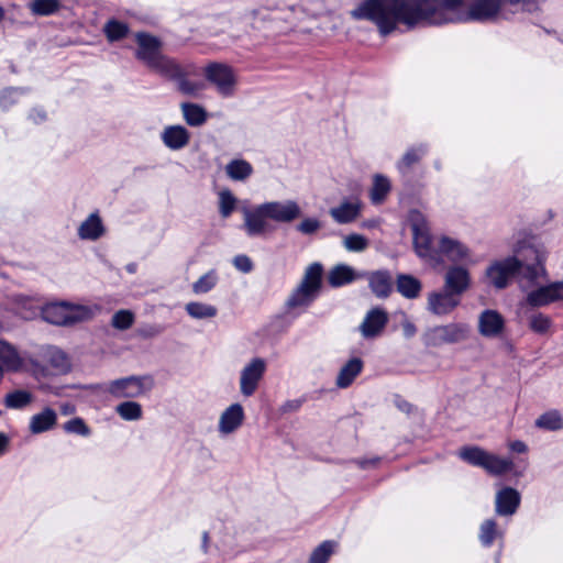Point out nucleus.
<instances>
[{"label":"nucleus","mask_w":563,"mask_h":563,"mask_svg":"<svg viewBox=\"0 0 563 563\" xmlns=\"http://www.w3.org/2000/svg\"><path fill=\"white\" fill-rule=\"evenodd\" d=\"M401 325L405 338L410 339L417 333V327L411 321L405 320Z\"/></svg>","instance_id":"57"},{"label":"nucleus","mask_w":563,"mask_h":563,"mask_svg":"<svg viewBox=\"0 0 563 563\" xmlns=\"http://www.w3.org/2000/svg\"><path fill=\"white\" fill-rule=\"evenodd\" d=\"M516 1L473 0L467 10L459 14L456 10L463 0H363L351 11V16L373 22L380 35L386 36L399 23L411 30L418 25H441L456 21H494L505 4L514 5Z\"/></svg>","instance_id":"1"},{"label":"nucleus","mask_w":563,"mask_h":563,"mask_svg":"<svg viewBox=\"0 0 563 563\" xmlns=\"http://www.w3.org/2000/svg\"><path fill=\"white\" fill-rule=\"evenodd\" d=\"M134 313L131 310H119L112 316L111 325L118 330H128L134 323Z\"/></svg>","instance_id":"48"},{"label":"nucleus","mask_w":563,"mask_h":563,"mask_svg":"<svg viewBox=\"0 0 563 563\" xmlns=\"http://www.w3.org/2000/svg\"><path fill=\"white\" fill-rule=\"evenodd\" d=\"M471 336V327L464 322H451L434 325L424 331L422 342L427 347H440L444 344H459Z\"/></svg>","instance_id":"6"},{"label":"nucleus","mask_w":563,"mask_h":563,"mask_svg":"<svg viewBox=\"0 0 563 563\" xmlns=\"http://www.w3.org/2000/svg\"><path fill=\"white\" fill-rule=\"evenodd\" d=\"M205 77L223 97H231L234 93L236 76L231 66L217 62L210 63L205 68Z\"/></svg>","instance_id":"10"},{"label":"nucleus","mask_w":563,"mask_h":563,"mask_svg":"<svg viewBox=\"0 0 563 563\" xmlns=\"http://www.w3.org/2000/svg\"><path fill=\"white\" fill-rule=\"evenodd\" d=\"M372 292L380 299L387 298L393 291V277L386 269L365 271V278Z\"/></svg>","instance_id":"17"},{"label":"nucleus","mask_w":563,"mask_h":563,"mask_svg":"<svg viewBox=\"0 0 563 563\" xmlns=\"http://www.w3.org/2000/svg\"><path fill=\"white\" fill-rule=\"evenodd\" d=\"M208 540H209V533L207 531H205L202 534V548H203L205 552L207 551Z\"/></svg>","instance_id":"63"},{"label":"nucleus","mask_w":563,"mask_h":563,"mask_svg":"<svg viewBox=\"0 0 563 563\" xmlns=\"http://www.w3.org/2000/svg\"><path fill=\"white\" fill-rule=\"evenodd\" d=\"M24 92L23 88H7L1 92L0 101L3 106H8L10 103L8 101L9 98L18 97Z\"/></svg>","instance_id":"53"},{"label":"nucleus","mask_w":563,"mask_h":563,"mask_svg":"<svg viewBox=\"0 0 563 563\" xmlns=\"http://www.w3.org/2000/svg\"><path fill=\"white\" fill-rule=\"evenodd\" d=\"M238 199L231 192V190L225 189L219 194V213L222 218H229L236 208Z\"/></svg>","instance_id":"44"},{"label":"nucleus","mask_w":563,"mask_h":563,"mask_svg":"<svg viewBox=\"0 0 563 563\" xmlns=\"http://www.w3.org/2000/svg\"><path fill=\"white\" fill-rule=\"evenodd\" d=\"M233 265L238 271L244 274L252 272L254 267L252 260L245 254L236 255L233 258Z\"/></svg>","instance_id":"52"},{"label":"nucleus","mask_w":563,"mask_h":563,"mask_svg":"<svg viewBox=\"0 0 563 563\" xmlns=\"http://www.w3.org/2000/svg\"><path fill=\"white\" fill-rule=\"evenodd\" d=\"M161 140L167 148L179 151L188 145L190 133L183 125H168L161 133Z\"/></svg>","instance_id":"20"},{"label":"nucleus","mask_w":563,"mask_h":563,"mask_svg":"<svg viewBox=\"0 0 563 563\" xmlns=\"http://www.w3.org/2000/svg\"><path fill=\"white\" fill-rule=\"evenodd\" d=\"M536 426L540 429L558 431L563 429V418L558 410H550L536 420Z\"/></svg>","instance_id":"40"},{"label":"nucleus","mask_w":563,"mask_h":563,"mask_svg":"<svg viewBox=\"0 0 563 563\" xmlns=\"http://www.w3.org/2000/svg\"><path fill=\"white\" fill-rule=\"evenodd\" d=\"M438 256L440 254L448 257L453 263L463 262L470 256V250L457 240L442 236L438 245Z\"/></svg>","instance_id":"24"},{"label":"nucleus","mask_w":563,"mask_h":563,"mask_svg":"<svg viewBox=\"0 0 563 563\" xmlns=\"http://www.w3.org/2000/svg\"><path fill=\"white\" fill-rule=\"evenodd\" d=\"M244 418V409L241 404L230 405L220 416L219 431L223 434L233 433L243 424Z\"/></svg>","instance_id":"19"},{"label":"nucleus","mask_w":563,"mask_h":563,"mask_svg":"<svg viewBox=\"0 0 563 563\" xmlns=\"http://www.w3.org/2000/svg\"><path fill=\"white\" fill-rule=\"evenodd\" d=\"M137 48L135 57L142 62L150 70L163 76L170 70H175V58H172L162 52V41L150 33L137 32L135 34Z\"/></svg>","instance_id":"3"},{"label":"nucleus","mask_w":563,"mask_h":563,"mask_svg":"<svg viewBox=\"0 0 563 563\" xmlns=\"http://www.w3.org/2000/svg\"><path fill=\"white\" fill-rule=\"evenodd\" d=\"M563 300V282L541 286L527 295V302L532 307H542Z\"/></svg>","instance_id":"14"},{"label":"nucleus","mask_w":563,"mask_h":563,"mask_svg":"<svg viewBox=\"0 0 563 563\" xmlns=\"http://www.w3.org/2000/svg\"><path fill=\"white\" fill-rule=\"evenodd\" d=\"M552 325L551 319L541 312H536L529 317V328L538 334H545Z\"/></svg>","instance_id":"46"},{"label":"nucleus","mask_w":563,"mask_h":563,"mask_svg":"<svg viewBox=\"0 0 563 563\" xmlns=\"http://www.w3.org/2000/svg\"><path fill=\"white\" fill-rule=\"evenodd\" d=\"M75 410H76L75 406L70 402H65V404L60 405V412L64 416L73 415L75 412Z\"/></svg>","instance_id":"60"},{"label":"nucleus","mask_w":563,"mask_h":563,"mask_svg":"<svg viewBox=\"0 0 563 563\" xmlns=\"http://www.w3.org/2000/svg\"><path fill=\"white\" fill-rule=\"evenodd\" d=\"M486 276L494 287L504 289L510 278L520 277V261L512 256L496 261L487 267Z\"/></svg>","instance_id":"11"},{"label":"nucleus","mask_w":563,"mask_h":563,"mask_svg":"<svg viewBox=\"0 0 563 563\" xmlns=\"http://www.w3.org/2000/svg\"><path fill=\"white\" fill-rule=\"evenodd\" d=\"M397 291L407 299H415L420 295L422 285L412 275L399 274L396 280Z\"/></svg>","instance_id":"32"},{"label":"nucleus","mask_w":563,"mask_h":563,"mask_svg":"<svg viewBox=\"0 0 563 563\" xmlns=\"http://www.w3.org/2000/svg\"><path fill=\"white\" fill-rule=\"evenodd\" d=\"M516 255L520 261V282H527L532 286L545 277L544 261L545 254L542 247L529 244L527 242L519 243L515 249Z\"/></svg>","instance_id":"4"},{"label":"nucleus","mask_w":563,"mask_h":563,"mask_svg":"<svg viewBox=\"0 0 563 563\" xmlns=\"http://www.w3.org/2000/svg\"><path fill=\"white\" fill-rule=\"evenodd\" d=\"M352 462L355 463L360 468L366 470L369 467H375L379 462V457L360 459V460H353Z\"/></svg>","instance_id":"56"},{"label":"nucleus","mask_w":563,"mask_h":563,"mask_svg":"<svg viewBox=\"0 0 563 563\" xmlns=\"http://www.w3.org/2000/svg\"><path fill=\"white\" fill-rule=\"evenodd\" d=\"M388 323V313L379 307L371 309L360 325L363 338L373 339L378 336Z\"/></svg>","instance_id":"15"},{"label":"nucleus","mask_w":563,"mask_h":563,"mask_svg":"<svg viewBox=\"0 0 563 563\" xmlns=\"http://www.w3.org/2000/svg\"><path fill=\"white\" fill-rule=\"evenodd\" d=\"M364 363L360 357L350 358L340 369L335 385L339 388H347L352 385L354 379L362 373Z\"/></svg>","instance_id":"27"},{"label":"nucleus","mask_w":563,"mask_h":563,"mask_svg":"<svg viewBox=\"0 0 563 563\" xmlns=\"http://www.w3.org/2000/svg\"><path fill=\"white\" fill-rule=\"evenodd\" d=\"M126 272H129L130 274H134L137 269V265L135 263H130L126 265Z\"/></svg>","instance_id":"64"},{"label":"nucleus","mask_w":563,"mask_h":563,"mask_svg":"<svg viewBox=\"0 0 563 563\" xmlns=\"http://www.w3.org/2000/svg\"><path fill=\"white\" fill-rule=\"evenodd\" d=\"M33 400V395L24 389H16L8 393L3 404L8 409H23Z\"/></svg>","instance_id":"38"},{"label":"nucleus","mask_w":563,"mask_h":563,"mask_svg":"<svg viewBox=\"0 0 563 563\" xmlns=\"http://www.w3.org/2000/svg\"><path fill=\"white\" fill-rule=\"evenodd\" d=\"M161 329L159 328H156V327H151L148 330H146L143 335L144 336H153V335H156L158 333H161Z\"/></svg>","instance_id":"62"},{"label":"nucleus","mask_w":563,"mask_h":563,"mask_svg":"<svg viewBox=\"0 0 563 563\" xmlns=\"http://www.w3.org/2000/svg\"><path fill=\"white\" fill-rule=\"evenodd\" d=\"M65 432L74 433L82 437H88L90 434V429L81 418H73L64 423L63 426Z\"/></svg>","instance_id":"49"},{"label":"nucleus","mask_w":563,"mask_h":563,"mask_svg":"<svg viewBox=\"0 0 563 563\" xmlns=\"http://www.w3.org/2000/svg\"><path fill=\"white\" fill-rule=\"evenodd\" d=\"M47 356L49 364L58 369H65L68 367V358L67 355L57 347H51L47 351Z\"/></svg>","instance_id":"50"},{"label":"nucleus","mask_w":563,"mask_h":563,"mask_svg":"<svg viewBox=\"0 0 563 563\" xmlns=\"http://www.w3.org/2000/svg\"><path fill=\"white\" fill-rule=\"evenodd\" d=\"M242 229L250 238L264 236L274 230L271 221L291 223L301 216V208L295 200L266 201L253 208H243Z\"/></svg>","instance_id":"2"},{"label":"nucleus","mask_w":563,"mask_h":563,"mask_svg":"<svg viewBox=\"0 0 563 563\" xmlns=\"http://www.w3.org/2000/svg\"><path fill=\"white\" fill-rule=\"evenodd\" d=\"M180 108L184 119L188 125L200 126L207 121V112L201 106L191 102H184Z\"/></svg>","instance_id":"35"},{"label":"nucleus","mask_w":563,"mask_h":563,"mask_svg":"<svg viewBox=\"0 0 563 563\" xmlns=\"http://www.w3.org/2000/svg\"><path fill=\"white\" fill-rule=\"evenodd\" d=\"M338 548V542L325 540L320 543L311 553L308 563H327Z\"/></svg>","instance_id":"41"},{"label":"nucleus","mask_w":563,"mask_h":563,"mask_svg":"<svg viewBox=\"0 0 563 563\" xmlns=\"http://www.w3.org/2000/svg\"><path fill=\"white\" fill-rule=\"evenodd\" d=\"M544 0H517L514 4L521 3L522 9L527 12H536L540 9Z\"/></svg>","instance_id":"54"},{"label":"nucleus","mask_w":563,"mask_h":563,"mask_svg":"<svg viewBox=\"0 0 563 563\" xmlns=\"http://www.w3.org/2000/svg\"><path fill=\"white\" fill-rule=\"evenodd\" d=\"M118 415L126 421H135L142 418V407L135 401H124L117 406Z\"/></svg>","instance_id":"43"},{"label":"nucleus","mask_w":563,"mask_h":563,"mask_svg":"<svg viewBox=\"0 0 563 563\" xmlns=\"http://www.w3.org/2000/svg\"><path fill=\"white\" fill-rule=\"evenodd\" d=\"M153 387L154 378L151 375H132L110 382L108 391L115 398H137Z\"/></svg>","instance_id":"9"},{"label":"nucleus","mask_w":563,"mask_h":563,"mask_svg":"<svg viewBox=\"0 0 563 563\" xmlns=\"http://www.w3.org/2000/svg\"><path fill=\"white\" fill-rule=\"evenodd\" d=\"M504 328L505 320L496 310L486 309L478 317V332L485 338L498 336Z\"/></svg>","instance_id":"18"},{"label":"nucleus","mask_w":563,"mask_h":563,"mask_svg":"<svg viewBox=\"0 0 563 563\" xmlns=\"http://www.w3.org/2000/svg\"><path fill=\"white\" fill-rule=\"evenodd\" d=\"M30 118L35 122V123H40L42 121H44L46 119V113L44 110H41V109H34L31 114H30Z\"/></svg>","instance_id":"59"},{"label":"nucleus","mask_w":563,"mask_h":563,"mask_svg":"<svg viewBox=\"0 0 563 563\" xmlns=\"http://www.w3.org/2000/svg\"><path fill=\"white\" fill-rule=\"evenodd\" d=\"M103 32L109 42H117L128 36L130 27L122 21L110 19L104 24Z\"/></svg>","instance_id":"39"},{"label":"nucleus","mask_w":563,"mask_h":563,"mask_svg":"<svg viewBox=\"0 0 563 563\" xmlns=\"http://www.w3.org/2000/svg\"><path fill=\"white\" fill-rule=\"evenodd\" d=\"M185 310L192 319L202 320L214 318L218 309L209 303L190 301L185 306Z\"/></svg>","instance_id":"36"},{"label":"nucleus","mask_w":563,"mask_h":563,"mask_svg":"<svg viewBox=\"0 0 563 563\" xmlns=\"http://www.w3.org/2000/svg\"><path fill=\"white\" fill-rule=\"evenodd\" d=\"M8 445L9 438L3 432H0V455H2L5 452Z\"/></svg>","instance_id":"61"},{"label":"nucleus","mask_w":563,"mask_h":563,"mask_svg":"<svg viewBox=\"0 0 563 563\" xmlns=\"http://www.w3.org/2000/svg\"><path fill=\"white\" fill-rule=\"evenodd\" d=\"M368 240L364 235L357 233L349 234L343 240V246L349 252H363L368 247Z\"/></svg>","instance_id":"47"},{"label":"nucleus","mask_w":563,"mask_h":563,"mask_svg":"<svg viewBox=\"0 0 563 563\" xmlns=\"http://www.w3.org/2000/svg\"><path fill=\"white\" fill-rule=\"evenodd\" d=\"M362 203L358 200L343 201L335 208L330 209V216L340 224L351 223L356 220L361 213Z\"/></svg>","instance_id":"28"},{"label":"nucleus","mask_w":563,"mask_h":563,"mask_svg":"<svg viewBox=\"0 0 563 563\" xmlns=\"http://www.w3.org/2000/svg\"><path fill=\"white\" fill-rule=\"evenodd\" d=\"M390 190H391V184H390V180L386 176H384L382 174L374 175L373 186L369 190V199H371L372 203L373 205L383 203L386 200Z\"/></svg>","instance_id":"33"},{"label":"nucleus","mask_w":563,"mask_h":563,"mask_svg":"<svg viewBox=\"0 0 563 563\" xmlns=\"http://www.w3.org/2000/svg\"><path fill=\"white\" fill-rule=\"evenodd\" d=\"M42 316L46 322L52 324L73 325L90 319L92 310L86 306L62 301L46 305L42 310Z\"/></svg>","instance_id":"8"},{"label":"nucleus","mask_w":563,"mask_h":563,"mask_svg":"<svg viewBox=\"0 0 563 563\" xmlns=\"http://www.w3.org/2000/svg\"><path fill=\"white\" fill-rule=\"evenodd\" d=\"M23 365L16 350L3 340H0V382L3 378L4 369L18 372Z\"/></svg>","instance_id":"26"},{"label":"nucleus","mask_w":563,"mask_h":563,"mask_svg":"<svg viewBox=\"0 0 563 563\" xmlns=\"http://www.w3.org/2000/svg\"><path fill=\"white\" fill-rule=\"evenodd\" d=\"M459 456L466 463L482 467L492 475H503L514 467L511 460L501 459L476 445L463 446Z\"/></svg>","instance_id":"7"},{"label":"nucleus","mask_w":563,"mask_h":563,"mask_svg":"<svg viewBox=\"0 0 563 563\" xmlns=\"http://www.w3.org/2000/svg\"><path fill=\"white\" fill-rule=\"evenodd\" d=\"M365 278V271L357 272L346 264L335 265L328 275L330 286L338 288Z\"/></svg>","instance_id":"23"},{"label":"nucleus","mask_w":563,"mask_h":563,"mask_svg":"<svg viewBox=\"0 0 563 563\" xmlns=\"http://www.w3.org/2000/svg\"><path fill=\"white\" fill-rule=\"evenodd\" d=\"M253 173L251 163L242 158H234L225 165V174L233 181H245Z\"/></svg>","instance_id":"31"},{"label":"nucleus","mask_w":563,"mask_h":563,"mask_svg":"<svg viewBox=\"0 0 563 563\" xmlns=\"http://www.w3.org/2000/svg\"><path fill=\"white\" fill-rule=\"evenodd\" d=\"M57 423V413L52 408H44L41 412L32 416L29 424L32 434L46 432Z\"/></svg>","instance_id":"29"},{"label":"nucleus","mask_w":563,"mask_h":563,"mask_svg":"<svg viewBox=\"0 0 563 563\" xmlns=\"http://www.w3.org/2000/svg\"><path fill=\"white\" fill-rule=\"evenodd\" d=\"M413 244L418 256L438 260V251L433 249V239L427 230L420 228L418 224L412 225Z\"/></svg>","instance_id":"25"},{"label":"nucleus","mask_w":563,"mask_h":563,"mask_svg":"<svg viewBox=\"0 0 563 563\" xmlns=\"http://www.w3.org/2000/svg\"><path fill=\"white\" fill-rule=\"evenodd\" d=\"M428 152V146L420 144L407 150L401 159L397 163V169L406 175Z\"/></svg>","instance_id":"34"},{"label":"nucleus","mask_w":563,"mask_h":563,"mask_svg":"<svg viewBox=\"0 0 563 563\" xmlns=\"http://www.w3.org/2000/svg\"><path fill=\"white\" fill-rule=\"evenodd\" d=\"M196 73L192 64H180L175 60V70L164 74L162 77L175 81L177 89L185 96L196 97L203 88V84L189 80L188 77Z\"/></svg>","instance_id":"12"},{"label":"nucleus","mask_w":563,"mask_h":563,"mask_svg":"<svg viewBox=\"0 0 563 563\" xmlns=\"http://www.w3.org/2000/svg\"><path fill=\"white\" fill-rule=\"evenodd\" d=\"M520 494L512 487H504L496 495V514L512 516L520 505Z\"/></svg>","instance_id":"21"},{"label":"nucleus","mask_w":563,"mask_h":563,"mask_svg":"<svg viewBox=\"0 0 563 563\" xmlns=\"http://www.w3.org/2000/svg\"><path fill=\"white\" fill-rule=\"evenodd\" d=\"M323 267L320 263L310 264L305 272L301 283L287 299L290 309L308 307L318 297L321 289Z\"/></svg>","instance_id":"5"},{"label":"nucleus","mask_w":563,"mask_h":563,"mask_svg":"<svg viewBox=\"0 0 563 563\" xmlns=\"http://www.w3.org/2000/svg\"><path fill=\"white\" fill-rule=\"evenodd\" d=\"M460 305V298L448 291H433L428 296V310L437 316L451 313Z\"/></svg>","instance_id":"16"},{"label":"nucleus","mask_w":563,"mask_h":563,"mask_svg":"<svg viewBox=\"0 0 563 563\" xmlns=\"http://www.w3.org/2000/svg\"><path fill=\"white\" fill-rule=\"evenodd\" d=\"M395 406L402 412L410 413L412 411L413 406L404 399L401 396L396 395L394 398Z\"/></svg>","instance_id":"55"},{"label":"nucleus","mask_w":563,"mask_h":563,"mask_svg":"<svg viewBox=\"0 0 563 563\" xmlns=\"http://www.w3.org/2000/svg\"><path fill=\"white\" fill-rule=\"evenodd\" d=\"M104 233L102 221L98 213H91L78 228L81 240L96 241Z\"/></svg>","instance_id":"30"},{"label":"nucleus","mask_w":563,"mask_h":563,"mask_svg":"<svg viewBox=\"0 0 563 563\" xmlns=\"http://www.w3.org/2000/svg\"><path fill=\"white\" fill-rule=\"evenodd\" d=\"M509 448L515 453H526L527 450H528L527 444L525 442L520 441V440L512 441L509 444Z\"/></svg>","instance_id":"58"},{"label":"nucleus","mask_w":563,"mask_h":563,"mask_svg":"<svg viewBox=\"0 0 563 563\" xmlns=\"http://www.w3.org/2000/svg\"><path fill=\"white\" fill-rule=\"evenodd\" d=\"M497 536V523L494 519L485 520L479 528V541L482 545L489 548Z\"/></svg>","instance_id":"45"},{"label":"nucleus","mask_w":563,"mask_h":563,"mask_svg":"<svg viewBox=\"0 0 563 563\" xmlns=\"http://www.w3.org/2000/svg\"><path fill=\"white\" fill-rule=\"evenodd\" d=\"M470 282L468 271L462 266H452L445 274V289L459 298L468 288Z\"/></svg>","instance_id":"22"},{"label":"nucleus","mask_w":563,"mask_h":563,"mask_svg":"<svg viewBox=\"0 0 563 563\" xmlns=\"http://www.w3.org/2000/svg\"><path fill=\"white\" fill-rule=\"evenodd\" d=\"M321 228V223L316 218H306L297 227L296 230L302 234H313Z\"/></svg>","instance_id":"51"},{"label":"nucleus","mask_w":563,"mask_h":563,"mask_svg":"<svg viewBox=\"0 0 563 563\" xmlns=\"http://www.w3.org/2000/svg\"><path fill=\"white\" fill-rule=\"evenodd\" d=\"M265 371L266 362L261 357H254L243 367L240 376V391L243 396L254 395Z\"/></svg>","instance_id":"13"},{"label":"nucleus","mask_w":563,"mask_h":563,"mask_svg":"<svg viewBox=\"0 0 563 563\" xmlns=\"http://www.w3.org/2000/svg\"><path fill=\"white\" fill-rule=\"evenodd\" d=\"M31 13L35 16H48L59 11V0H30L27 4Z\"/></svg>","instance_id":"37"},{"label":"nucleus","mask_w":563,"mask_h":563,"mask_svg":"<svg viewBox=\"0 0 563 563\" xmlns=\"http://www.w3.org/2000/svg\"><path fill=\"white\" fill-rule=\"evenodd\" d=\"M219 277L216 269H210L192 284V291L196 295L207 294L218 284Z\"/></svg>","instance_id":"42"}]
</instances>
